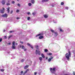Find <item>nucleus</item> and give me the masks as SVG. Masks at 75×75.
Returning <instances> with one entry per match:
<instances>
[{
  "label": "nucleus",
  "mask_w": 75,
  "mask_h": 75,
  "mask_svg": "<svg viewBox=\"0 0 75 75\" xmlns=\"http://www.w3.org/2000/svg\"><path fill=\"white\" fill-rule=\"evenodd\" d=\"M21 74H20L19 75H24L25 74L24 73L23 74V71H22L21 72Z\"/></svg>",
  "instance_id": "20"
},
{
  "label": "nucleus",
  "mask_w": 75,
  "mask_h": 75,
  "mask_svg": "<svg viewBox=\"0 0 75 75\" xmlns=\"http://www.w3.org/2000/svg\"><path fill=\"white\" fill-rule=\"evenodd\" d=\"M39 59L40 62L42 61V58L41 57H39Z\"/></svg>",
  "instance_id": "21"
},
{
  "label": "nucleus",
  "mask_w": 75,
  "mask_h": 75,
  "mask_svg": "<svg viewBox=\"0 0 75 75\" xmlns=\"http://www.w3.org/2000/svg\"><path fill=\"white\" fill-rule=\"evenodd\" d=\"M65 8L66 9V10H68V7H66Z\"/></svg>",
  "instance_id": "34"
},
{
  "label": "nucleus",
  "mask_w": 75,
  "mask_h": 75,
  "mask_svg": "<svg viewBox=\"0 0 75 75\" xmlns=\"http://www.w3.org/2000/svg\"><path fill=\"white\" fill-rule=\"evenodd\" d=\"M2 41V38H0V42H1Z\"/></svg>",
  "instance_id": "35"
},
{
  "label": "nucleus",
  "mask_w": 75,
  "mask_h": 75,
  "mask_svg": "<svg viewBox=\"0 0 75 75\" xmlns=\"http://www.w3.org/2000/svg\"><path fill=\"white\" fill-rule=\"evenodd\" d=\"M1 71V72H4V70L3 69H1L0 70Z\"/></svg>",
  "instance_id": "29"
},
{
  "label": "nucleus",
  "mask_w": 75,
  "mask_h": 75,
  "mask_svg": "<svg viewBox=\"0 0 75 75\" xmlns=\"http://www.w3.org/2000/svg\"><path fill=\"white\" fill-rule=\"evenodd\" d=\"M54 37H57L58 35V33L57 32H54Z\"/></svg>",
  "instance_id": "7"
},
{
  "label": "nucleus",
  "mask_w": 75,
  "mask_h": 75,
  "mask_svg": "<svg viewBox=\"0 0 75 75\" xmlns=\"http://www.w3.org/2000/svg\"><path fill=\"white\" fill-rule=\"evenodd\" d=\"M5 11V8H3L2 10H0V12L1 13H2V14L4 13V12Z\"/></svg>",
  "instance_id": "5"
},
{
  "label": "nucleus",
  "mask_w": 75,
  "mask_h": 75,
  "mask_svg": "<svg viewBox=\"0 0 75 75\" xmlns=\"http://www.w3.org/2000/svg\"><path fill=\"white\" fill-rule=\"evenodd\" d=\"M19 11H20L18 10H17L16 11L17 13H18V12H19Z\"/></svg>",
  "instance_id": "37"
},
{
  "label": "nucleus",
  "mask_w": 75,
  "mask_h": 75,
  "mask_svg": "<svg viewBox=\"0 0 75 75\" xmlns=\"http://www.w3.org/2000/svg\"><path fill=\"white\" fill-rule=\"evenodd\" d=\"M48 55H52V54L51 53H49L48 54Z\"/></svg>",
  "instance_id": "31"
},
{
  "label": "nucleus",
  "mask_w": 75,
  "mask_h": 75,
  "mask_svg": "<svg viewBox=\"0 0 75 75\" xmlns=\"http://www.w3.org/2000/svg\"><path fill=\"white\" fill-rule=\"evenodd\" d=\"M51 31V32H52V33H54V32H55L54 31V30H53L52 29H51L50 30Z\"/></svg>",
  "instance_id": "22"
},
{
  "label": "nucleus",
  "mask_w": 75,
  "mask_h": 75,
  "mask_svg": "<svg viewBox=\"0 0 75 75\" xmlns=\"http://www.w3.org/2000/svg\"><path fill=\"white\" fill-rule=\"evenodd\" d=\"M16 19L17 20H19V19H20V18H19V17H17L16 18Z\"/></svg>",
  "instance_id": "44"
},
{
  "label": "nucleus",
  "mask_w": 75,
  "mask_h": 75,
  "mask_svg": "<svg viewBox=\"0 0 75 75\" xmlns=\"http://www.w3.org/2000/svg\"><path fill=\"white\" fill-rule=\"evenodd\" d=\"M20 43L21 44H23V42H20Z\"/></svg>",
  "instance_id": "47"
},
{
  "label": "nucleus",
  "mask_w": 75,
  "mask_h": 75,
  "mask_svg": "<svg viewBox=\"0 0 75 75\" xmlns=\"http://www.w3.org/2000/svg\"><path fill=\"white\" fill-rule=\"evenodd\" d=\"M30 19V17H28V20H29Z\"/></svg>",
  "instance_id": "38"
},
{
  "label": "nucleus",
  "mask_w": 75,
  "mask_h": 75,
  "mask_svg": "<svg viewBox=\"0 0 75 75\" xmlns=\"http://www.w3.org/2000/svg\"><path fill=\"white\" fill-rule=\"evenodd\" d=\"M45 52H47L48 51V50L47 49H45Z\"/></svg>",
  "instance_id": "30"
},
{
  "label": "nucleus",
  "mask_w": 75,
  "mask_h": 75,
  "mask_svg": "<svg viewBox=\"0 0 75 75\" xmlns=\"http://www.w3.org/2000/svg\"><path fill=\"white\" fill-rule=\"evenodd\" d=\"M4 38L5 39H6V38H7V37H6V36H4Z\"/></svg>",
  "instance_id": "46"
},
{
  "label": "nucleus",
  "mask_w": 75,
  "mask_h": 75,
  "mask_svg": "<svg viewBox=\"0 0 75 75\" xmlns=\"http://www.w3.org/2000/svg\"><path fill=\"white\" fill-rule=\"evenodd\" d=\"M18 6H19V7H20V4H18Z\"/></svg>",
  "instance_id": "42"
},
{
  "label": "nucleus",
  "mask_w": 75,
  "mask_h": 75,
  "mask_svg": "<svg viewBox=\"0 0 75 75\" xmlns=\"http://www.w3.org/2000/svg\"><path fill=\"white\" fill-rule=\"evenodd\" d=\"M44 17L45 18H48V15L47 14H45L44 15Z\"/></svg>",
  "instance_id": "10"
},
{
  "label": "nucleus",
  "mask_w": 75,
  "mask_h": 75,
  "mask_svg": "<svg viewBox=\"0 0 75 75\" xmlns=\"http://www.w3.org/2000/svg\"><path fill=\"white\" fill-rule=\"evenodd\" d=\"M52 7H54V5H53V4L52 5Z\"/></svg>",
  "instance_id": "48"
},
{
  "label": "nucleus",
  "mask_w": 75,
  "mask_h": 75,
  "mask_svg": "<svg viewBox=\"0 0 75 75\" xmlns=\"http://www.w3.org/2000/svg\"><path fill=\"white\" fill-rule=\"evenodd\" d=\"M29 71V69H27L24 72V74H25V73H27V72H28Z\"/></svg>",
  "instance_id": "19"
},
{
  "label": "nucleus",
  "mask_w": 75,
  "mask_h": 75,
  "mask_svg": "<svg viewBox=\"0 0 75 75\" xmlns=\"http://www.w3.org/2000/svg\"><path fill=\"white\" fill-rule=\"evenodd\" d=\"M64 3L63 2H62L61 3V5H64Z\"/></svg>",
  "instance_id": "27"
},
{
  "label": "nucleus",
  "mask_w": 75,
  "mask_h": 75,
  "mask_svg": "<svg viewBox=\"0 0 75 75\" xmlns=\"http://www.w3.org/2000/svg\"><path fill=\"white\" fill-rule=\"evenodd\" d=\"M44 37L42 36H40L39 38V39H42Z\"/></svg>",
  "instance_id": "16"
},
{
  "label": "nucleus",
  "mask_w": 75,
  "mask_h": 75,
  "mask_svg": "<svg viewBox=\"0 0 75 75\" xmlns=\"http://www.w3.org/2000/svg\"><path fill=\"white\" fill-rule=\"evenodd\" d=\"M17 1H19V0H17Z\"/></svg>",
  "instance_id": "56"
},
{
  "label": "nucleus",
  "mask_w": 75,
  "mask_h": 75,
  "mask_svg": "<svg viewBox=\"0 0 75 75\" xmlns=\"http://www.w3.org/2000/svg\"><path fill=\"white\" fill-rule=\"evenodd\" d=\"M60 31L61 32H64V30H62V29H60Z\"/></svg>",
  "instance_id": "28"
},
{
  "label": "nucleus",
  "mask_w": 75,
  "mask_h": 75,
  "mask_svg": "<svg viewBox=\"0 0 75 75\" xmlns=\"http://www.w3.org/2000/svg\"><path fill=\"white\" fill-rule=\"evenodd\" d=\"M31 3H32V4H34L35 3V0H31Z\"/></svg>",
  "instance_id": "13"
},
{
  "label": "nucleus",
  "mask_w": 75,
  "mask_h": 75,
  "mask_svg": "<svg viewBox=\"0 0 75 75\" xmlns=\"http://www.w3.org/2000/svg\"><path fill=\"white\" fill-rule=\"evenodd\" d=\"M28 65H27L26 66L24 67V69H27V68H28Z\"/></svg>",
  "instance_id": "17"
},
{
  "label": "nucleus",
  "mask_w": 75,
  "mask_h": 75,
  "mask_svg": "<svg viewBox=\"0 0 75 75\" xmlns=\"http://www.w3.org/2000/svg\"><path fill=\"white\" fill-rule=\"evenodd\" d=\"M37 72H35L34 73L35 75H37Z\"/></svg>",
  "instance_id": "41"
},
{
  "label": "nucleus",
  "mask_w": 75,
  "mask_h": 75,
  "mask_svg": "<svg viewBox=\"0 0 75 75\" xmlns=\"http://www.w3.org/2000/svg\"><path fill=\"white\" fill-rule=\"evenodd\" d=\"M28 5L29 6H31L32 5V4L31 3H29L28 4Z\"/></svg>",
  "instance_id": "25"
},
{
  "label": "nucleus",
  "mask_w": 75,
  "mask_h": 75,
  "mask_svg": "<svg viewBox=\"0 0 75 75\" xmlns=\"http://www.w3.org/2000/svg\"><path fill=\"white\" fill-rule=\"evenodd\" d=\"M48 59V58L47 57H46V59Z\"/></svg>",
  "instance_id": "53"
},
{
  "label": "nucleus",
  "mask_w": 75,
  "mask_h": 75,
  "mask_svg": "<svg viewBox=\"0 0 75 75\" xmlns=\"http://www.w3.org/2000/svg\"><path fill=\"white\" fill-rule=\"evenodd\" d=\"M49 0H42V2L44 3V2H46L47 1H48Z\"/></svg>",
  "instance_id": "15"
},
{
  "label": "nucleus",
  "mask_w": 75,
  "mask_h": 75,
  "mask_svg": "<svg viewBox=\"0 0 75 75\" xmlns=\"http://www.w3.org/2000/svg\"><path fill=\"white\" fill-rule=\"evenodd\" d=\"M73 74L74 75H75V72H73Z\"/></svg>",
  "instance_id": "50"
},
{
  "label": "nucleus",
  "mask_w": 75,
  "mask_h": 75,
  "mask_svg": "<svg viewBox=\"0 0 75 75\" xmlns=\"http://www.w3.org/2000/svg\"><path fill=\"white\" fill-rule=\"evenodd\" d=\"M12 4H14L15 2L14 1H12Z\"/></svg>",
  "instance_id": "36"
},
{
  "label": "nucleus",
  "mask_w": 75,
  "mask_h": 75,
  "mask_svg": "<svg viewBox=\"0 0 75 75\" xmlns=\"http://www.w3.org/2000/svg\"><path fill=\"white\" fill-rule=\"evenodd\" d=\"M71 55V52L70 51H69V52L68 53L66 54V58L67 59V60H69V57H70Z\"/></svg>",
  "instance_id": "1"
},
{
  "label": "nucleus",
  "mask_w": 75,
  "mask_h": 75,
  "mask_svg": "<svg viewBox=\"0 0 75 75\" xmlns=\"http://www.w3.org/2000/svg\"><path fill=\"white\" fill-rule=\"evenodd\" d=\"M52 59H53V57H50V58H49L48 59V61H49V62H50V61H51V60Z\"/></svg>",
  "instance_id": "9"
},
{
  "label": "nucleus",
  "mask_w": 75,
  "mask_h": 75,
  "mask_svg": "<svg viewBox=\"0 0 75 75\" xmlns=\"http://www.w3.org/2000/svg\"><path fill=\"white\" fill-rule=\"evenodd\" d=\"M36 54L38 55H41V52L40 51H37V50H36Z\"/></svg>",
  "instance_id": "6"
},
{
  "label": "nucleus",
  "mask_w": 75,
  "mask_h": 75,
  "mask_svg": "<svg viewBox=\"0 0 75 75\" xmlns=\"http://www.w3.org/2000/svg\"><path fill=\"white\" fill-rule=\"evenodd\" d=\"M20 48H22V49H24V48H25V47H24V46H23V45H20Z\"/></svg>",
  "instance_id": "11"
},
{
  "label": "nucleus",
  "mask_w": 75,
  "mask_h": 75,
  "mask_svg": "<svg viewBox=\"0 0 75 75\" xmlns=\"http://www.w3.org/2000/svg\"><path fill=\"white\" fill-rule=\"evenodd\" d=\"M56 69V68L55 67L53 68V69L52 68H51L50 69V71L52 74H55Z\"/></svg>",
  "instance_id": "2"
},
{
  "label": "nucleus",
  "mask_w": 75,
  "mask_h": 75,
  "mask_svg": "<svg viewBox=\"0 0 75 75\" xmlns=\"http://www.w3.org/2000/svg\"><path fill=\"white\" fill-rule=\"evenodd\" d=\"M7 9V11H8V13H9L10 12V7H8V8H6Z\"/></svg>",
  "instance_id": "12"
},
{
  "label": "nucleus",
  "mask_w": 75,
  "mask_h": 75,
  "mask_svg": "<svg viewBox=\"0 0 75 75\" xmlns=\"http://www.w3.org/2000/svg\"><path fill=\"white\" fill-rule=\"evenodd\" d=\"M1 16L4 18H7L8 16V15L6 13H5L4 14L2 15Z\"/></svg>",
  "instance_id": "4"
},
{
  "label": "nucleus",
  "mask_w": 75,
  "mask_h": 75,
  "mask_svg": "<svg viewBox=\"0 0 75 75\" xmlns=\"http://www.w3.org/2000/svg\"><path fill=\"white\" fill-rule=\"evenodd\" d=\"M27 14H28V15H29V14H30V12H28L27 13Z\"/></svg>",
  "instance_id": "43"
},
{
  "label": "nucleus",
  "mask_w": 75,
  "mask_h": 75,
  "mask_svg": "<svg viewBox=\"0 0 75 75\" xmlns=\"http://www.w3.org/2000/svg\"><path fill=\"white\" fill-rule=\"evenodd\" d=\"M27 45L28 46H29V47H30L31 48H32V49H33V48H34L33 46L32 45H30V44H29V43H28L27 44Z\"/></svg>",
  "instance_id": "8"
},
{
  "label": "nucleus",
  "mask_w": 75,
  "mask_h": 75,
  "mask_svg": "<svg viewBox=\"0 0 75 75\" xmlns=\"http://www.w3.org/2000/svg\"><path fill=\"white\" fill-rule=\"evenodd\" d=\"M24 51H27V49H24Z\"/></svg>",
  "instance_id": "51"
},
{
  "label": "nucleus",
  "mask_w": 75,
  "mask_h": 75,
  "mask_svg": "<svg viewBox=\"0 0 75 75\" xmlns=\"http://www.w3.org/2000/svg\"><path fill=\"white\" fill-rule=\"evenodd\" d=\"M5 31H6V30H4V32H5Z\"/></svg>",
  "instance_id": "55"
},
{
  "label": "nucleus",
  "mask_w": 75,
  "mask_h": 75,
  "mask_svg": "<svg viewBox=\"0 0 75 75\" xmlns=\"http://www.w3.org/2000/svg\"><path fill=\"white\" fill-rule=\"evenodd\" d=\"M14 32V31H10V33H13Z\"/></svg>",
  "instance_id": "45"
},
{
  "label": "nucleus",
  "mask_w": 75,
  "mask_h": 75,
  "mask_svg": "<svg viewBox=\"0 0 75 75\" xmlns=\"http://www.w3.org/2000/svg\"><path fill=\"white\" fill-rule=\"evenodd\" d=\"M13 11L12 10L11 12V14H12V13H13Z\"/></svg>",
  "instance_id": "40"
},
{
  "label": "nucleus",
  "mask_w": 75,
  "mask_h": 75,
  "mask_svg": "<svg viewBox=\"0 0 75 75\" xmlns=\"http://www.w3.org/2000/svg\"><path fill=\"white\" fill-rule=\"evenodd\" d=\"M24 61V59H23L21 60V62H23Z\"/></svg>",
  "instance_id": "32"
},
{
  "label": "nucleus",
  "mask_w": 75,
  "mask_h": 75,
  "mask_svg": "<svg viewBox=\"0 0 75 75\" xmlns=\"http://www.w3.org/2000/svg\"><path fill=\"white\" fill-rule=\"evenodd\" d=\"M9 0H8V2H9Z\"/></svg>",
  "instance_id": "57"
},
{
  "label": "nucleus",
  "mask_w": 75,
  "mask_h": 75,
  "mask_svg": "<svg viewBox=\"0 0 75 75\" xmlns=\"http://www.w3.org/2000/svg\"><path fill=\"white\" fill-rule=\"evenodd\" d=\"M2 4H5V2L4 1H3L2 2Z\"/></svg>",
  "instance_id": "26"
},
{
  "label": "nucleus",
  "mask_w": 75,
  "mask_h": 75,
  "mask_svg": "<svg viewBox=\"0 0 75 75\" xmlns=\"http://www.w3.org/2000/svg\"><path fill=\"white\" fill-rule=\"evenodd\" d=\"M53 22L54 23H57V20H54L53 21Z\"/></svg>",
  "instance_id": "24"
},
{
  "label": "nucleus",
  "mask_w": 75,
  "mask_h": 75,
  "mask_svg": "<svg viewBox=\"0 0 75 75\" xmlns=\"http://www.w3.org/2000/svg\"><path fill=\"white\" fill-rule=\"evenodd\" d=\"M35 47L36 48V49H38V46L36 45L35 46Z\"/></svg>",
  "instance_id": "23"
},
{
  "label": "nucleus",
  "mask_w": 75,
  "mask_h": 75,
  "mask_svg": "<svg viewBox=\"0 0 75 75\" xmlns=\"http://www.w3.org/2000/svg\"><path fill=\"white\" fill-rule=\"evenodd\" d=\"M32 14H33V15H35V13H32Z\"/></svg>",
  "instance_id": "52"
},
{
  "label": "nucleus",
  "mask_w": 75,
  "mask_h": 75,
  "mask_svg": "<svg viewBox=\"0 0 75 75\" xmlns=\"http://www.w3.org/2000/svg\"><path fill=\"white\" fill-rule=\"evenodd\" d=\"M6 5L7 6H10V4L9 3H7L6 4Z\"/></svg>",
  "instance_id": "33"
},
{
  "label": "nucleus",
  "mask_w": 75,
  "mask_h": 75,
  "mask_svg": "<svg viewBox=\"0 0 75 75\" xmlns=\"http://www.w3.org/2000/svg\"><path fill=\"white\" fill-rule=\"evenodd\" d=\"M41 56H42V58H45V56H44V54L42 53L41 54Z\"/></svg>",
  "instance_id": "14"
},
{
  "label": "nucleus",
  "mask_w": 75,
  "mask_h": 75,
  "mask_svg": "<svg viewBox=\"0 0 75 75\" xmlns=\"http://www.w3.org/2000/svg\"><path fill=\"white\" fill-rule=\"evenodd\" d=\"M8 45H11V43L9 42V43H8Z\"/></svg>",
  "instance_id": "49"
},
{
  "label": "nucleus",
  "mask_w": 75,
  "mask_h": 75,
  "mask_svg": "<svg viewBox=\"0 0 75 75\" xmlns=\"http://www.w3.org/2000/svg\"><path fill=\"white\" fill-rule=\"evenodd\" d=\"M15 45H17V43H15Z\"/></svg>",
  "instance_id": "54"
},
{
  "label": "nucleus",
  "mask_w": 75,
  "mask_h": 75,
  "mask_svg": "<svg viewBox=\"0 0 75 75\" xmlns=\"http://www.w3.org/2000/svg\"><path fill=\"white\" fill-rule=\"evenodd\" d=\"M42 35V34L40 33L38 34V35H37L36 36V37H37L38 36H40V35Z\"/></svg>",
  "instance_id": "18"
},
{
  "label": "nucleus",
  "mask_w": 75,
  "mask_h": 75,
  "mask_svg": "<svg viewBox=\"0 0 75 75\" xmlns=\"http://www.w3.org/2000/svg\"><path fill=\"white\" fill-rule=\"evenodd\" d=\"M12 49H16V47H15V42L13 41L12 42Z\"/></svg>",
  "instance_id": "3"
},
{
  "label": "nucleus",
  "mask_w": 75,
  "mask_h": 75,
  "mask_svg": "<svg viewBox=\"0 0 75 75\" xmlns=\"http://www.w3.org/2000/svg\"><path fill=\"white\" fill-rule=\"evenodd\" d=\"M11 37V35L9 36H8V39H9Z\"/></svg>",
  "instance_id": "39"
}]
</instances>
